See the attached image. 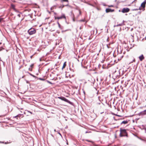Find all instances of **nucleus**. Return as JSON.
Instances as JSON below:
<instances>
[{
    "mask_svg": "<svg viewBox=\"0 0 146 146\" xmlns=\"http://www.w3.org/2000/svg\"><path fill=\"white\" fill-rule=\"evenodd\" d=\"M57 23H58V27H59L60 28V24H59V22H58H58H57Z\"/></svg>",
    "mask_w": 146,
    "mask_h": 146,
    "instance_id": "obj_21",
    "label": "nucleus"
},
{
    "mask_svg": "<svg viewBox=\"0 0 146 146\" xmlns=\"http://www.w3.org/2000/svg\"><path fill=\"white\" fill-rule=\"evenodd\" d=\"M135 1V0H134V1H133V2H134V1Z\"/></svg>",
    "mask_w": 146,
    "mask_h": 146,
    "instance_id": "obj_47",
    "label": "nucleus"
},
{
    "mask_svg": "<svg viewBox=\"0 0 146 146\" xmlns=\"http://www.w3.org/2000/svg\"><path fill=\"white\" fill-rule=\"evenodd\" d=\"M124 25V24L123 21V22L121 23V24H119L117 25H114V27H118V26H123Z\"/></svg>",
    "mask_w": 146,
    "mask_h": 146,
    "instance_id": "obj_12",
    "label": "nucleus"
},
{
    "mask_svg": "<svg viewBox=\"0 0 146 146\" xmlns=\"http://www.w3.org/2000/svg\"><path fill=\"white\" fill-rule=\"evenodd\" d=\"M62 3V8L63 7L65 6H67L68 5V1H61Z\"/></svg>",
    "mask_w": 146,
    "mask_h": 146,
    "instance_id": "obj_4",
    "label": "nucleus"
},
{
    "mask_svg": "<svg viewBox=\"0 0 146 146\" xmlns=\"http://www.w3.org/2000/svg\"><path fill=\"white\" fill-rule=\"evenodd\" d=\"M79 15H81V12L80 10H79Z\"/></svg>",
    "mask_w": 146,
    "mask_h": 146,
    "instance_id": "obj_24",
    "label": "nucleus"
},
{
    "mask_svg": "<svg viewBox=\"0 0 146 146\" xmlns=\"http://www.w3.org/2000/svg\"><path fill=\"white\" fill-rule=\"evenodd\" d=\"M96 33H97V30L96 29Z\"/></svg>",
    "mask_w": 146,
    "mask_h": 146,
    "instance_id": "obj_36",
    "label": "nucleus"
},
{
    "mask_svg": "<svg viewBox=\"0 0 146 146\" xmlns=\"http://www.w3.org/2000/svg\"><path fill=\"white\" fill-rule=\"evenodd\" d=\"M56 6L55 5H54L51 7L50 8V10L52 11H53L52 10L54 9H56Z\"/></svg>",
    "mask_w": 146,
    "mask_h": 146,
    "instance_id": "obj_14",
    "label": "nucleus"
},
{
    "mask_svg": "<svg viewBox=\"0 0 146 146\" xmlns=\"http://www.w3.org/2000/svg\"><path fill=\"white\" fill-rule=\"evenodd\" d=\"M33 77H35V76L33 75L32 74H31V73H29Z\"/></svg>",
    "mask_w": 146,
    "mask_h": 146,
    "instance_id": "obj_22",
    "label": "nucleus"
},
{
    "mask_svg": "<svg viewBox=\"0 0 146 146\" xmlns=\"http://www.w3.org/2000/svg\"><path fill=\"white\" fill-rule=\"evenodd\" d=\"M128 121L126 120V121H122L121 123V124H126L128 123Z\"/></svg>",
    "mask_w": 146,
    "mask_h": 146,
    "instance_id": "obj_13",
    "label": "nucleus"
},
{
    "mask_svg": "<svg viewBox=\"0 0 146 146\" xmlns=\"http://www.w3.org/2000/svg\"><path fill=\"white\" fill-rule=\"evenodd\" d=\"M109 38H108L107 39V41H109Z\"/></svg>",
    "mask_w": 146,
    "mask_h": 146,
    "instance_id": "obj_28",
    "label": "nucleus"
},
{
    "mask_svg": "<svg viewBox=\"0 0 146 146\" xmlns=\"http://www.w3.org/2000/svg\"><path fill=\"white\" fill-rule=\"evenodd\" d=\"M109 7H113V6L112 5H111L109 6Z\"/></svg>",
    "mask_w": 146,
    "mask_h": 146,
    "instance_id": "obj_29",
    "label": "nucleus"
},
{
    "mask_svg": "<svg viewBox=\"0 0 146 146\" xmlns=\"http://www.w3.org/2000/svg\"><path fill=\"white\" fill-rule=\"evenodd\" d=\"M55 19H62V18L66 19V17L64 14H62V15L60 17H54Z\"/></svg>",
    "mask_w": 146,
    "mask_h": 146,
    "instance_id": "obj_6",
    "label": "nucleus"
},
{
    "mask_svg": "<svg viewBox=\"0 0 146 146\" xmlns=\"http://www.w3.org/2000/svg\"><path fill=\"white\" fill-rule=\"evenodd\" d=\"M89 141V142H90V141Z\"/></svg>",
    "mask_w": 146,
    "mask_h": 146,
    "instance_id": "obj_44",
    "label": "nucleus"
},
{
    "mask_svg": "<svg viewBox=\"0 0 146 146\" xmlns=\"http://www.w3.org/2000/svg\"><path fill=\"white\" fill-rule=\"evenodd\" d=\"M1 50H2V49H0V51H1Z\"/></svg>",
    "mask_w": 146,
    "mask_h": 146,
    "instance_id": "obj_42",
    "label": "nucleus"
},
{
    "mask_svg": "<svg viewBox=\"0 0 146 146\" xmlns=\"http://www.w3.org/2000/svg\"><path fill=\"white\" fill-rule=\"evenodd\" d=\"M89 5H91L92 6V5H91V4H90Z\"/></svg>",
    "mask_w": 146,
    "mask_h": 146,
    "instance_id": "obj_41",
    "label": "nucleus"
},
{
    "mask_svg": "<svg viewBox=\"0 0 146 146\" xmlns=\"http://www.w3.org/2000/svg\"><path fill=\"white\" fill-rule=\"evenodd\" d=\"M7 143L6 142V143H5V144H6Z\"/></svg>",
    "mask_w": 146,
    "mask_h": 146,
    "instance_id": "obj_45",
    "label": "nucleus"
},
{
    "mask_svg": "<svg viewBox=\"0 0 146 146\" xmlns=\"http://www.w3.org/2000/svg\"><path fill=\"white\" fill-rule=\"evenodd\" d=\"M146 115V109L143 111L139 113V115Z\"/></svg>",
    "mask_w": 146,
    "mask_h": 146,
    "instance_id": "obj_7",
    "label": "nucleus"
},
{
    "mask_svg": "<svg viewBox=\"0 0 146 146\" xmlns=\"http://www.w3.org/2000/svg\"><path fill=\"white\" fill-rule=\"evenodd\" d=\"M130 5H128V6H129Z\"/></svg>",
    "mask_w": 146,
    "mask_h": 146,
    "instance_id": "obj_48",
    "label": "nucleus"
},
{
    "mask_svg": "<svg viewBox=\"0 0 146 146\" xmlns=\"http://www.w3.org/2000/svg\"><path fill=\"white\" fill-rule=\"evenodd\" d=\"M38 79L40 80H43V81L45 80V79L43 78H38Z\"/></svg>",
    "mask_w": 146,
    "mask_h": 146,
    "instance_id": "obj_17",
    "label": "nucleus"
},
{
    "mask_svg": "<svg viewBox=\"0 0 146 146\" xmlns=\"http://www.w3.org/2000/svg\"><path fill=\"white\" fill-rule=\"evenodd\" d=\"M11 8L13 9V10L16 12H17V11L16 10V9L15 8V5L13 4H11Z\"/></svg>",
    "mask_w": 146,
    "mask_h": 146,
    "instance_id": "obj_9",
    "label": "nucleus"
},
{
    "mask_svg": "<svg viewBox=\"0 0 146 146\" xmlns=\"http://www.w3.org/2000/svg\"><path fill=\"white\" fill-rule=\"evenodd\" d=\"M1 44V43H0V44Z\"/></svg>",
    "mask_w": 146,
    "mask_h": 146,
    "instance_id": "obj_50",
    "label": "nucleus"
},
{
    "mask_svg": "<svg viewBox=\"0 0 146 146\" xmlns=\"http://www.w3.org/2000/svg\"><path fill=\"white\" fill-rule=\"evenodd\" d=\"M110 44L111 43H110L108 44H107V46L108 48H110V47L109 46L110 45Z\"/></svg>",
    "mask_w": 146,
    "mask_h": 146,
    "instance_id": "obj_19",
    "label": "nucleus"
},
{
    "mask_svg": "<svg viewBox=\"0 0 146 146\" xmlns=\"http://www.w3.org/2000/svg\"><path fill=\"white\" fill-rule=\"evenodd\" d=\"M139 9H140V8L139 7V9H133L132 10L133 11H137V10H139Z\"/></svg>",
    "mask_w": 146,
    "mask_h": 146,
    "instance_id": "obj_18",
    "label": "nucleus"
},
{
    "mask_svg": "<svg viewBox=\"0 0 146 146\" xmlns=\"http://www.w3.org/2000/svg\"><path fill=\"white\" fill-rule=\"evenodd\" d=\"M120 137L123 136L127 137V134L125 129H120V133L119 134Z\"/></svg>",
    "mask_w": 146,
    "mask_h": 146,
    "instance_id": "obj_1",
    "label": "nucleus"
},
{
    "mask_svg": "<svg viewBox=\"0 0 146 146\" xmlns=\"http://www.w3.org/2000/svg\"><path fill=\"white\" fill-rule=\"evenodd\" d=\"M23 77H24V76H23V77H22V78H23Z\"/></svg>",
    "mask_w": 146,
    "mask_h": 146,
    "instance_id": "obj_49",
    "label": "nucleus"
},
{
    "mask_svg": "<svg viewBox=\"0 0 146 146\" xmlns=\"http://www.w3.org/2000/svg\"><path fill=\"white\" fill-rule=\"evenodd\" d=\"M13 2H15V1H13Z\"/></svg>",
    "mask_w": 146,
    "mask_h": 146,
    "instance_id": "obj_39",
    "label": "nucleus"
},
{
    "mask_svg": "<svg viewBox=\"0 0 146 146\" xmlns=\"http://www.w3.org/2000/svg\"><path fill=\"white\" fill-rule=\"evenodd\" d=\"M40 61H41V59H40Z\"/></svg>",
    "mask_w": 146,
    "mask_h": 146,
    "instance_id": "obj_43",
    "label": "nucleus"
},
{
    "mask_svg": "<svg viewBox=\"0 0 146 146\" xmlns=\"http://www.w3.org/2000/svg\"><path fill=\"white\" fill-rule=\"evenodd\" d=\"M140 61H142L144 58V57L143 54H141L139 57Z\"/></svg>",
    "mask_w": 146,
    "mask_h": 146,
    "instance_id": "obj_11",
    "label": "nucleus"
},
{
    "mask_svg": "<svg viewBox=\"0 0 146 146\" xmlns=\"http://www.w3.org/2000/svg\"><path fill=\"white\" fill-rule=\"evenodd\" d=\"M33 64H31L30 65V66L32 67L33 66Z\"/></svg>",
    "mask_w": 146,
    "mask_h": 146,
    "instance_id": "obj_26",
    "label": "nucleus"
},
{
    "mask_svg": "<svg viewBox=\"0 0 146 146\" xmlns=\"http://www.w3.org/2000/svg\"><path fill=\"white\" fill-rule=\"evenodd\" d=\"M57 98L58 99H60L66 102H67L69 104L72 105V103L70 101H69V100L66 99V98L65 97H63V96H60V97H57Z\"/></svg>",
    "mask_w": 146,
    "mask_h": 146,
    "instance_id": "obj_2",
    "label": "nucleus"
},
{
    "mask_svg": "<svg viewBox=\"0 0 146 146\" xmlns=\"http://www.w3.org/2000/svg\"><path fill=\"white\" fill-rule=\"evenodd\" d=\"M120 30V31H121V27L120 28V30Z\"/></svg>",
    "mask_w": 146,
    "mask_h": 146,
    "instance_id": "obj_33",
    "label": "nucleus"
},
{
    "mask_svg": "<svg viewBox=\"0 0 146 146\" xmlns=\"http://www.w3.org/2000/svg\"><path fill=\"white\" fill-rule=\"evenodd\" d=\"M146 3V1H144L141 4V7L143 8H144L145 7Z\"/></svg>",
    "mask_w": 146,
    "mask_h": 146,
    "instance_id": "obj_10",
    "label": "nucleus"
},
{
    "mask_svg": "<svg viewBox=\"0 0 146 146\" xmlns=\"http://www.w3.org/2000/svg\"><path fill=\"white\" fill-rule=\"evenodd\" d=\"M135 1V0H134V1H133V2H134V1Z\"/></svg>",
    "mask_w": 146,
    "mask_h": 146,
    "instance_id": "obj_46",
    "label": "nucleus"
},
{
    "mask_svg": "<svg viewBox=\"0 0 146 146\" xmlns=\"http://www.w3.org/2000/svg\"><path fill=\"white\" fill-rule=\"evenodd\" d=\"M3 19L2 18H0V22H1L3 20Z\"/></svg>",
    "mask_w": 146,
    "mask_h": 146,
    "instance_id": "obj_25",
    "label": "nucleus"
},
{
    "mask_svg": "<svg viewBox=\"0 0 146 146\" xmlns=\"http://www.w3.org/2000/svg\"><path fill=\"white\" fill-rule=\"evenodd\" d=\"M36 32V30L34 29H31L28 31V32L30 35L34 34Z\"/></svg>",
    "mask_w": 146,
    "mask_h": 146,
    "instance_id": "obj_3",
    "label": "nucleus"
},
{
    "mask_svg": "<svg viewBox=\"0 0 146 146\" xmlns=\"http://www.w3.org/2000/svg\"><path fill=\"white\" fill-rule=\"evenodd\" d=\"M0 61H2V60L1 59V58H0Z\"/></svg>",
    "mask_w": 146,
    "mask_h": 146,
    "instance_id": "obj_35",
    "label": "nucleus"
},
{
    "mask_svg": "<svg viewBox=\"0 0 146 146\" xmlns=\"http://www.w3.org/2000/svg\"><path fill=\"white\" fill-rule=\"evenodd\" d=\"M88 133V132H87V131H86V133Z\"/></svg>",
    "mask_w": 146,
    "mask_h": 146,
    "instance_id": "obj_40",
    "label": "nucleus"
},
{
    "mask_svg": "<svg viewBox=\"0 0 146 146\" xmlns=\"http://www.w3.org/2000/svg\"><path fill=\"white\" fill-rule=\"evenodd\" d=\"M145 131L146 132V128L145 129Z\"/></svg>",
    "mask_w": 146,
    "mask_h": 146,
    "instance_id": "obj_38",
    "label": "nucleus"
},
{
    "mask_svg": "<svg viewBox=\"0 0 146 146\" xmlns=\"http://www.w3.org/2000/svg\"><path fill=\"white\" fill-rule=\"evenodd\" d=\"M26 82L27 83H29V81H28L26 80Z\"/></svg>",
    "mask_w": 146,
    "mask_h": 146,
    "instance_id": "obj_27",
    "label": "nucleus"
},
{
    "mask_svg": "<svg viewBox=\"0 0 146 146\" xmlns=\"http://www.w3.org/2000/svg\"><path fill=\"white\" fill-rule=\"evenodd\" d=\"M129 9L128 8H123V9L121 12L123 13H127L129 11Z\"/></svg>",
    "mask_w": 146,
    "mask_h": 146,
    "instance_id": "obj_5",
    "label": "nucleus"
},
{
    "mask_svg": "<svg viewBox=\"0 0 146 146\" xmlns=\"http://www.w3.org/2000/svg\"><path fill=\"white\" fill-rule=\"evenodd\" d=\"M54 131H55H55H56V130L55 129H54Z\"/></svg>",
    "mask_w": 146,
    "mask_h": 146,
    "instance_id": "obj_34",
    "label": "nucleus"
},
{
    "mask_svg": "<svg viewBox=\"0 0 146 146\" xmlns=\"http://www.w3.org/2000/svg\"><path fill=\"white\" fill-rule=\"evenodd\" d=\"M67 126L65 127V128H67Z\"/></svg>",
    "mask_w": 146,
    "mask_h": 146,
    "instance_id": "obj_37",
    "label": "nucleus"
},
{
    "mask_svg": "<svg viewBox=\"0 0 146 146\" xmlns=\"http://www.w3.org/2000/svg\"><path fill=\"white\" fill-rule=\"evenodd\" d=\"M46 81L48 83L50 84H52V83L50 82L49 81H48V80H46Z\"/></svg>",
    "mask_w": 146,
    "mask_h": 146,
    "instance_id": "obj_20",
    "label": "nucleus"
},
{
    "mask_svg": "<svg viewBox=\"0 0 146 146\" xmlns=\"http://www.w3.org/2000/svg\"><path fill=\"white\" fill-rule=\"evenodd\" d=\"M114 9H111L107 8L106 10V13H108L110 12H112L114 11Z\"/></svg>",
    "mask_w": 146,
    "mask_h": 146,
    "instance_id": "obj_8",
    "label": "nucleus"
},
{
    "mask_svg": "<svg viewBox=\"0 0 146 146\" xmlns=\"http://www.w3.org/2000/svg\"><path fill=\"white\" fill-rule=\"evenodd\" d=\"M58 133L61 136H62L61 134L60 133Z\"/></svg>",
    "mask_w": 146,
    "mask_h": 146,
    "instance_id": "obj_32",
    "label": "nucleus"
},
{
    "mask_svg": "<svg viewBox=\"0 0 146 146\" xmlns=\"http://www.w3.org/2000/svg\"><path fill=\"white\" fill-rule=\"evenodd\" d=\"M139 139L143 141H145V140H144V139H143L141 138H140Z\"/></svg>",
    "mask_w": 146,
    "mask_h": 146,
    "instance_id": "obj_23",
    "label": "nucleus"
},
{
    "mask_svg": "<svg viewBox=\"0 0 146 146\" xmlns=\"http://www.w3.org/2000/svg\"><path fill=\"white\" fill-rule=\"evenodd\" d=\"M133 28H131V31H132L133 30Z\"/></svg>",
    "mask_w": 146,
    "mask_h": 146,
    "instance_id": "obj_31",
    "label": "nucleus"
},
{
    "mask_svg": "<svg viewBox=\"0 0 146 146\" xmlns=\"http://www.w3.org/2000/svg\"><path fill=\"white\" fill-rule=\"evenodd\" d=\"M21 116V115L20 114H19L18 115H17L14 117H15V118H16V117H20Z\"/></svg>",
    "mask_w": 146,
    "mask_h": 146,
    "instance_id": "obj_16",
    "label": "nucleus"
},
{
    "mask_svg": "<svg viewBox=\"0 0 146 146\" xmlns=\"http://www.w3.org/2000/svg\"><path fill=\"white\" fill-rule=\"evenodd\" d=\"M145 66H146V65H145Z\"/></svg>",
    "mask_w": 146,
    "mask_h": 146,
    "instance_id": "obj_51",
    "label": "nucleus"
},
{
    "mask_svg": "<svg viewBox=\"0 0 146 146\" xmlns=\"http://www.w3.org/2000/svg\"><path fill=\"white\" fill-rule=\"evenodd\" d=\"M66 62H65L63 64V66L62 67V69H63L64 68H65V67H66Z\"/></svg>",
    "mask_w": 146,
    "mask_h": 146,
    "instance_id": "obj_15",
    "label": "nucleus"
},
{
    "mask_svg": "<svg viewBox=\"0 0 146 146\" xmlns=\"http://www.w3.org/2000/svg\"><path fill=\"white\" fill-rule=\"evenodd\" d=\"M66 141H67V142H66V144L67 145H68V143L67 141V140H66Z\"/></svg>",
    "mask_w": 146,
    "mask_h": 146,
    "instance_id": "obj_30",
    "label": "nucleus"
}]
</instances>
